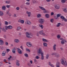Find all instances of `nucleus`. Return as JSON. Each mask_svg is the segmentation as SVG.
Returning a JSON list of instances; mask_svg holds the SVG:
<instances>
[{
	"mask_svg": "<svg viewBox=\"0 0 67 67\" xmlns=\"http://www.w3.org/2000/svg\"><path fill=\"white\" fill-rule=\"evenodd\" d=\"M42 52V48H40L38 49V56L40 55V54H41V59L42 60H43L44 58V53L43 52Z\"/></svg>",
	"mask_w": 67,
	"mask_h": 67,
	"instance_id": "1",
	"label": "nucleus"
},
{
	"mask_svg": "<svg viewBox=\"0 0 67 67\" xmlns=\"http://www.w3.org/2000/svg\"><path fill=\"white\" fill-rule=\"evenodd\" d=\"M26 36L27 38H31L33 36V35L32 34H29V32H26Z\"/></svg>",
	"mask_w": 67,
	"mask_h": 67,
	"instance_id": "2",
	"label": "nucleus"
},
{
	"mask_svg": "<svg viewBox=\"0 0 67 67\" xmlns=\"http://www.w3.org/2000/svg\"><path fill=\"white\" fill-rule=\"evenodd\" d=\"M61 64L64 65V66H67V64L66 61H65L62 59L61 60Z\"/></svg>",
	"mask_w": 67,
	"mask_h": 67,
	"instance_id": "3",
	"label": "nucleus"
},
{
	"mask_svg": "<svg viewBox=\"0 0 67 67\" xmlns=\"http://www.w3.org/2000/svg\"><path fill=\"white\" fill-rule=\"evenodd\" d=\"M39 22L40 24H43L44 23V22L45 21V20L44 19H42V18H40V19L39 20Z\"/></svg>",
	"mask_w": 67,
	"mask_h": 67,
	"instance_id": "4",
	"label": "nucleus"
},
{
	"mask_svg": "<svg viewBox=\"0 0 67 67\" xmlns=\"http://www.w3.org/2000/svg\"><path fill=\"white\" fill-rule=\"evenodd\" d=\"M26 44L28 47H31L32 46V44H31V43L29 42H26Z\"/></svg>",
	"mask_w": 67,
	"mask_h": 67,
	"instance_id": "5",
	"label": "nucleus"
},
{
	"mask_svg": "<svg viewBox=\"0 0 67 67\" xmlns=\"http://www.w3.org/2000/svg\"><path fill=\"white\" fill-rule=\"evenodd\" d=\"M17 51L19 54H22V51L20 49L18 48Z\"/></svg>",
	"mask_w": 67,
	"mask_h": 67,
	"instance_id": "6",
	"label": "nucleus"
},
{
	"mask_svg": "<svg viewBox=\"0 0 67 67\" xmlns=\"http://www.w3.org/2000/svg\"><path fill=\"white\" fill-rule=\"evenodd\" d=\"M4 43V42L2 39H0V45H3Z\"/></svg>",
	"mask_w": 67,
	"mask_h": 67,
	"instance_id": "7",
	"label": "nucleus"
},
{
	"mask_svg": "<svg viewBox=\"0 0 67 67\" xmlns=\"http://www.w3.org/2000/svg\"><path fill=\"white\" fill-rule=\"evenodd\" d=\"M60 65V63L59 62H57L56 64V67H60L59 66Z\"/></svg>",
	"mask_w": 67,
	"mask_h": 67,
	"instance_id": "8",
	"label": "nucleus"
},
{
	"mask_svg": "<svg viewBox=\"0 0 67 67\" xmlns=\"http://www.w3.org/2000/svg\"><path fill=\"white\" fill-rule=\"evenodd\" d=\"M18 22H20L21 24H23L24 23V20H18Z\"/></svg>",
	"mask_w": 67,
	"mask_h": 67,
	"instance_id": "9",
	"label": "nucleus"
},
{
	"mask_svg": "<svg viewBox=\"0 0 67 67\" xmlns=\"http://www.w3.org/2000/svg\"><path fill=\"white\" fill-rule=\"evenodd\" d=\"M55 8L57 9H59L60 8V6L58 5H55Z\"/></svg>",
	"mask_w": 67,
	"mask_h": 67,
	"instance_id": "10",
	"label": "nucleus"
},
{
	"mask_svg": "<svg viewBox=\"0 0 67 67\" xmlns=\"http://www.w3.org/2000/svg\"><path fill=\"white\" fill-rule=\"evenodd\" d=\"M20 62V61L18 60H16V63L17 66H20V63H19Z\"/></svg>",
	"mask_w": 67,
	"mask_h": 67,
	"instance_id": "11",
	"label": "nucleus"
},
{
	"mask_svg": "<svg viewBox=\"0 0 67 67\" xmlns=\"http://www.w3.org/2000/svg\"><path fill=\"white\" fill-rule=\"evenodd\" d=\"M26 23L28 25H30L31 24V22L28 21V20H26Z\"/></svg>",
	"mask_w": 67,
	"mask_h": 67,
	"instance_id": "12",
	"label": "nucleus"
},
{
	"mask_svg": "<svg viewBox=\"0 0 67 67\" xmlns=\"http://www.w3.org/2000/svg\"><path fill=\"white\" fill-rule=\"evenodd\" d=\"M26 13L27 14H28V17H30L31 16V12H29L28 11H27L26 12Z\"/></svg>",
	"mask_w": 67,
	"mask_h": 67,
	"instance_id": "13",
	"label": "nucleus"
},
{
	"mask_svg": "<svg viewBox=\"0 0 67 67\" xmlns=\"http://www.w3.org/2000/svg\"><path fill=\"white\" fill-rule=\"evenodd\" d=\"M45 16L46 18L48 19L49 18V15L48 14H46L45 15Z\"/></svg>",
	"mask_w": 67,
	"mask_h": 67,
	"instance_id": "14",
	"label": "nucleus"
},
{
	"mask_svg": "<svg viewBox=\"0 0 67 67\" xmlns=\"http://www.w3.org/2000/svg\"><path fill=\"white\" fill-rule=\"evenodd\" d=\"M54 55H55V57H59V56H60L59 55L58 53H55Z\"/></svg>",
	"mask_w": 67,
	"mask_h": 67,
	"instance_id": "15",
	"label": "nucleus"
},
{
	"mask_svg": "<svg viewBox=\"0 0 67 67\" xmlns=\"http://www.w3.org/2000/svg\"><path fill=\"white\" fill-rule=\"evenodd\" d=\"M12 53H13L15 54L16 52L15 49V48H13L12 50Z\"/></svg>",
	"mask_w": 67,
	"mask_h": 67,
	"instance_id": "16",
	"label": "nucleus"
},
{
	"mask_svg": "<svg viewBox=\"0 0 67 67\" xmlns=\"http://www.w3.org/2000/svg\"><path fill=\"white\" fill-rule=\"evenodd\" d=\"M39 8L41 9V10H43V11L44 10H46L44 8V7H41L40 6H39Z\"/></svg>",
	"mask_w": 67,
	"mask_h": 67,
	"instance_id": "17",
	"label": "nucleus"
},
{
	"mask_svg": "<svg viewBox=\"0 0 67 67\" xmlns=\"http://www.w3.org/2000/svg\"><path fill=\"white\" fill-rule=\"evenodd\" d=\"M6 7L5 6H3L2 7V10H5Z\"/></svg>",
	"mask_w": 67,
	"mask_h": 67,
	"instance_id": "18",
	"label": "nucleus"
},
{
	"mask_svg": "<svg viewBox=\"0 0 67 67\" xmlns=\"http://www.w3.org/2000/svg\"><path fill=\"white\" fill-rule=\"evenodd\" d=\"M56 45L54 44L53 46V50L54 51H56Z\"/></svg>",
	"mask_w": 67,
	"mask_h": 67,
	"instance_id": "19",
	"label": "nucleus"
},
{
	"mask_svg": "<svg viewBox=\"0 0 67 67\" xmlns=\"http://www.w3.org/2000/svg\"><path fill=\"white\" fill-rule=\"evenodd\" d=\"M19 41H20L18 39H15L14 40V42H15V43H19Z\"/></svg>",
	"mask_w": 67,
	"mask_h": 67,
	"instance_id": "20",
	"label": "nucleus"
},
{
	"mask_svg": "<svg viewBox=\"0 0 67 67\" xmlns=\"http://www.w3.org/2000/svg\"><path fill=\"white\" fill-rule=\"evenodd\" d=\"M43 45L44 46V47H47V44L46 42L43 43Z\"/></svg>",
	"mask_w": 67,
	"mask_h": 67,
	"instance_id": "21",
	"label": "nucleus"
},
{
	"mask_svg": "<svg viewBox=\"0 0 67 67\" xmlns=\"http://www.w3.org/2000/svg\"><path fill=\"white\" fill-rule=\"evenodd\" d=\"M42 41L44 42H48V41L46 39L43 38L42 39Z\"/></svg>",
	"mask_w": 67,
	"mask_h": 67,
	"instance_id": "22",
	"label": "nucleus"
},
{
	"mask_svg": "<svg viewBox=\"0 0 67 67\" xmlns=\"http://www.w3.org/2000/svg\"><path fill=\"white\" fill-rule=\"evenodd\" d=\"M3 15V13L2 11H0V16Z\"/></svg>",
	"mask_w": 67,
	"mask_h": 67,
	"instance_id": "23",
	"label": "nucleus"
},
{
	"mask_svg": "<svg viewBox=\"0 0 67 67\" xmlns=\"http://www.w3.org/2000/svg\"><path fill=\"white\" fill-rule=\"evenodd\" d=\"M8 29H12V26L9 25L8 26Z\"/></svg>",
	"mask_w": 67,
	"mask_h": 67,
	"instance_id": "24",
	"label": "nucleus"
},
{
	"mask_svg": "<svg viewBox=\"0 0 67 67\" xmlns=\"http://www.w3.org/2000/svg\"><path fill=\"white\" fill-rule=\"evenodd\" d=\"M2 30L4 32H6V30L4 27H3L2 29Z\"/></svg>",
	"mask_w": 67,
	"mask_h": 67,
	"instance_id": "25",
	"label": "nucleus"
},
{
	"mask_svg": "<svg viewBox=\"0 0 67 67\" xmlns=\"http://www.w3.org/2000/svg\"><path fill=\"white\" fill-rule=\"evenodd\" d=\"M61 14H57V18H59V17H60V16H61Z\"/></svg>",
	"mask_w": 67,
	"mask_h": 67,
	"instance_id": "26",
	"label": "nucleus"
},
{
	"mask_svg": "<svg viewBox=\"0 0 67 67\" xmlns=\"http://www.w3.org/2000/svg\"><path fill=\"white\" fill-rule=\"evenodd\" d=\"M39 34L41 35H42L43 33V31L42 30L41 31H40L39 32Z\"/></svg>",
	"mask_w": 67,
	"mask_h": 67,
	"instance_id": "27",
	"label": "nucleus"
},
{
	"mask_svg": "<svg viewBox=\"0 0 67 67\" xmlns=\"http://www.w3.org/2000/svg\"><path fill=\"white\" fill-rule=\"evenodd\" d=\"M61 25V23H58V24L57 25V27H59Z\"/></svg>",
	"mask_w": 67,
	"mask_h": 67,
	"instance_id": "28",
	"label": "nucleus"
},
{
	"mask_svg": "<svg viewBox=\"0 0 67 67\" xmlns=\"http://www.w3.org/2000/svg\"><path fill=\"white\" fill-rule=\"evenodd\" d=\"M49 55L48 54L46 55V59H48V58Z\"/></svg>",
	"mask_w": 67,
	"mask_h": 67,
	"instance_id": "29",
	"label": "nucleus"
},
{
	"mask_svg": "<svg viewBox=\"0 0 67 67\" xmlns=\"http://www.w3.org/2000/svg\"><path fill=\"white\" fill-rule=\"evenodd\" d=\"M41 16V15L40 14H38L37 15V18H40Z\"/></svg>",
	"mask_w": 67,
	"mask_h": 67,
	"instance_id": "30",
	"label": "nucleus"
},
{
	"mask_svg": "<svg viewBox=\"0 0 67 67\" xmlns=\"http://www.w3.org/2000/svg\"><path fill=\"white\" fill-rule=\"evenodd\" d=\"M4 22H5V23H4L5 25H8V22L7 21H5Z\"/></svg>",
	"mask_w": 67,
	"mask_h": 67,
	"instance_id": "31",
	"label": "nucleus"
},
{
	"mask_svg": "<svg viewBox=\"0 0 67 67\" xmlns=\"http://www.w3.org/2000/svg\"><path fill=\"white\" fill-rule=\"evenodd\" d=\"M60 18L63 20H64V19L65 18V17L63 16H60Z\"/></svg>",
	"mask_w": 67,
	"mask_h": 67,
	"instance_id": "32",
	"label": "nucleus"
},
{
	"mask_svg": "<svg viewBox=\"0 0 67 67\" xmlns=\"http://www.w3.org/2000/svg\"><path fill=\"white\" fill-rule=\"evenodd\" d=\"M26 51H27V52H30V50L29 49L27 48H26Z\"/></svg>",
	"mask_w": 67,
	"mask_h": 67,
	"instance_id": "33",
	"label": "nucleus"
},
{
	"mask_svg": "<svg viewBox=\"0 0 67 67\" xmlns=\"http://www.w3.org/2000/svg\"><path fill=\"white\" fill-rule=\"evenodd\" d=\"M32 2H33V3L34 4V3H36V1H35V0H32Z\"/></svg>",
	"mask_w": 67,
	"mask_h": 67,
	"instance_id": "34",
	"label": "nucleus"
},
{
	"mask_svg": "<svg viewBox=\"0 0 67 67\" xmlns=\"http://www.w3.org/2000/svg\"><path fill=\"white\" fill-rule=\"evenodd\" d=\"M66 1V0H62L61 1V2L62 3H65Z\"/></svg>",
	"mask_w": 67,
	"mask_h": 67,
	"instance_id": "35",
	"label": "nucleus"
},
{
	"mask_svg": "<svg viewBox=\"0 0 67 67\" xmlns=\"http://www.w3.org/2000/svg\"><path fill=\"white\" fill-rule=\"evenodd\" d=\"M63 11H64V12H67V9L64 8L63 9Z\"/></svg>",
	"mask_w": 67,
	"mask_h": 67,
	"instance_id": "36",
	"label": "nucleus"
},
{
	"mask_svg": "<svg viewBox=\"0 0 67 67\" xmlns=\"http://www.w3.org/2000/svg\"><path fill=\"white\" fill-rule=\"evenodd\" d=\"M57 38H58V39H59V38H60V35H58L57 36Z\"/></svg>",
	"mask_w": 67,
	"mask_h": 67,
	"instance_id": "37",
	"label": "nucleus"
},
{
	"mask_svg": "<svg viewBox=\"0 0 67 67\" xmlns=\"http://www.w3.org/2000/svg\"><path fill=\"white\" fill-rule=\"evenodd\" d=\"M62 21H64L65 22H66V21H67V19L65 18H64V19H62Z\"/></svg>",
	"mask_w": 67,
	"mask_h": 67,
	"instance_id": "38",
	"label": "nucleus"
},
{
	"mask_svg": "<svg viewBox=\"0 0 67 67\" xmlns=\"http://www.w3.org/2000/svg\"><path fill=\"white\" fill-rule=\"evenodd\" d=\"M39 26H40V27H41L42 29H43V25H40Z\"/></svg>",
	"mask_w": 67,
	"mask_h": 67,
	"instance_id": "39",
	"label": "nucleus"
},
{
	"mask_svg": "<svg viewBox=\"0 0 67 67\" xmlns=\"http://www.w3.org/2000/svg\"><path fill=\"white\" fill-rule=\"evenodd\" d=\"M2 55L3 56H5V54L4 53H2Z\"/></svg>",
	"mask_w": 67,
	"mask_h": 67,
	"instance_id": "40",
	"label": "nucleus"
},
{
	"mask_svg": "<svg viewBox=\"0 0 67 67\" xmlns=\"http://www.w3.org/2000/svg\"><path fill=\"white\" fill-rule=\"evenodd\" d=\"M24 55L25 57H28V54H27V53H25L24 54Z\"/></svg>",
	"mask_w": 67,
	"mask_h": 67,
	"instance_id": "41",
	"label": "nucleus"
},
{
	"mask_svg": "<svg viewBox=\"0 0 67 67\" xmlns=\"http://www.w3.org/2000/svg\"><path fill=\"white\" fill-rule=\"evenodd\" d=\"M30 3L29 2H26V5H30Z\"/></svg>",
	"mask_w": 67,
	"mask_h": 67,
	"instance_id": "42",
	"label": "nucleus"
},
{
	"mask_svg": "<svg viewBox=\"0 0 67 67\" xmlns=\"http://www.w3.org/2000/svg\"><path fill=\"white\" fill-rule=\"evenodd\" d=\"M5 2V3H7V4H9L10 3V2L9 1H6Z\"/></svg>",
	"mask_w": 67,
	"mask_h": 67,
	"instance_id": "43",
	"label": "nucleus"
},
{
	"mask_svg": "<svg viewBox=\"0 0 67 67\" xmlns=\"http://www.w3.org/2000/svg\"><path fill=\"white\" fill-rule=\"evenodd\" d=\"M5 30H8V26H5Z\"/></svg>",
	"mask_w": 67,
	"mask_h": 67,
	"instance_id": "44",
	"label": "nucleus"
},
{
	"mask_svg": "<svg viewBox=\"0 0 67 67\" xmlns=\"http://www.w3.org/2000/svg\"><path fill=\"white\" fill-rule=\"evenodd\" d=\"M6 51H7V53H8L10 51V49H6Z\"/></svg>",
	"mask_w": 67,
	"mask_h": 67,
	"instance_id": "45",
	"label": "nucleus"
},
{
	"mask_svg": "<svg viewBox=\"0 0 67 67\" xmlns=\"http://www.w3.org/2000/svg\"><path fill=\"white\" fill-rule=\"evenodd\" d=\"M16 9L17 10H19L20 9V8L19 7H17L16 8Z\"/></svg>",
	"mask_w": 67,
	"mask_h": 67,
	"instance_id": "46",
	"label": "nucleus"
},
{
	"mask_svg": "<svg viewBox=\"0 0 67 67\" xmlns=\"http://www.w3.org/2000/svg\"><path fill=\"white\" fill-rule=\"evenodd\" d=\"M61 43L62 45H63V44H65V42L64 41H61Z\"/></svg>",
	"mask_w": 67,
	"mask_h": 67,
	"instance_id": "47",
	"label": "nucleus"
},
{
	"mask_svg": "<svg viewBox=\"0 0 67 67\" xmlns=\"http://www.w3.org/2000/svg\"><path fill=\"white\" fill-rule=\"evenodd\" d=\"M53 21H54V20H53V19H51L50 20V21L52 23H53Z\"/></svg>",
	"mask_w": 67,
	"mask_h": 67,
	"instance_id": "48",
	"label": "nucleus"
},
{
	"mask_svg": "<svg viewBox=\"0 0 67 67\" xmlns=\"http://www.w3.org/2000/svg\"><path fill=\"white\" fill-rule=\"evenodd\" d=\"M54 19H57V20H58V18L57 17V16H55L54 17Z\"/></svg>",
	"mask_w": 67,
	"mask_h": 67,
	"instance_id": "49",
	"label": "nucleus"
},
{
	"mask_svg": "<svg viewBox=\"0 0 67 67\" xmlns=\"http://www.w3.org/2000/svg\"><path fill=\"white\" fill-rule=\"evenodd\" d=\"M43 36H45L46 35V34H45L44 33H43V32L42 33V35Z\"/></svg>",
	"mask_w": 67,
	"mask_h": 67,
	"instance_id": "50",
	"label": "nucleus"
},
{
	"mask_svg": "<svg viewBox=\"0 0 67 67\" xmlns=\"http://www.w3.org/2000/svg\"><path fill=\"white\" fill-rule=\"evenodd\" d=\"M54 14V13H53V12H52L51 13V15H53Z\"/></svg>",
	"mask_w": 67,
	"mask_h": 67,
	"instance_id": "51",
	"label": "nucleus"
},
{
	"mask_svg": "<svg viewBox=\"0 0 67 67\" xmlns=\"http://www.w3.org/2000/svg\"><path fill=\"white\" fill-rule=\"evenodd\" d=\"M36 59H39V57L37 56H36Z\"/></svg>",
	"mask_w": 67,
	"mask_h": 67,
	"instance_id": "52",
	"label": "nucleus"
},
{
	"mask_svg": "<svg viewBox=\"0 0 67 67\" xmlns=\"http://www.w3.org/2000/svg\"><path fill=\"white\" fill-rule=\"evenodd\" d=\"M18 30H21V28L20 27H18L17 28Z\"/></svg>",
	"mask_w": 67,
	"mask_h": 67,
	"instance_id": "53",
	"label": "nucleus"
},
{
	"mask_svg": "<svg viewBox=\"0 0 67 67\" xmlns=\"http://www.w3.org/2000/svg\"><path fill=\"white\" fill-rule=\"evenodd\" d=\"M20 48L22 49L23 51H24V50L23 49V47H22V46H20Z\"/></svg>",
	"mask_w": 67,
	"mask_h": 67,
	"instance_id": "54",
	"label": "nucleus"
},
{
	"mask_svg": "<svg viewBox=\"0 0 67 67\" xmlns=\"http://www.w3.org/2000/svg\"><path fill=\"white\" fill-rule=\"evenodd\" d=\"M6 7H7V8H10V5H7L6 6Z\"/></svg>",
	"mask_w": 67,
	"mask_h": 67,
	"instance_id": "55",
	"label": "nucleus"
},
{
	"mask_svg": "<svg viewBox=\"0 0 67 67\" xmlns=\"http://www.w3.org/2000/svg\"><path fill=\"white\" fill-rule=\"evenodd\" d=\"M5 44L6 45H8V43L7 42H6L5 43Z\"/></svg>",
	"mask_w": 67,
	"mask_h": 67,
	"instance_id": "56",
	"label": "nucleus"
},
{
	"mask_svg": "<svg viewBox=\"0 0 67 67\" xmlns=\"http://www.w3.org/2000/svg\"><path fill=\"white\" fill-rule=\"evenodd\" d=\"M4 37L5 38H7V36L5 35H4Z\"/></svg>",
	"mask_w": 67,
	"mask_h": 67,
	"instance_id": "57",
	"label": "nucleus"
},
{
	"mask_svg": "<svg viewBox=\"0 0 67 67\" xmlns=\"http://www.w3.org/2000/svg\"><path fill=\"white\" fill-rule=\"evenodd\" d=\"M43 13H47V11L46 10H45L43 11Z\"/></svg>",
	"mask_w": 67,
	"mask_h": 67,
	"instance_id": "58",
	"label": "nucleus"
},
{
	"mask_svg": "<svg viewBox=\"0 0 67 67\" xmlns=\"http://www.w3.org/2000/svg\"><path fill=\"white\" fill-rule=\"evenodd\" d=\"M30 62L31 64H33V61H32L30 60Z\"/></svg>",
	"mask_w": 67,
	"mask_h": 67,
	"instance_id": "59",
	"label": "nucleus"
},
{
	"mask_svg": "<svg viewBox=\"0 0 67 67\" xmlns=\"http://www.w3.org/2000/svg\"><path fill=\"white\" fill-rule=\"evenodd\" d=\"M2 65V62L0 63V66H1Z\"/></svg>",
	"mask_w": 67,
	"mask_h": 67,
	"instance_id": "60",
	"label": "nucleus"
},
{
	"mask_svg": "<svg viewBox=\"0 0 67 67\" xmlns=\"http://www.w3.org/2000/svg\"><path fill=\"white\" fill-rule=\"evenodd\" d=\"M46 1H47V2H50L51 0H46Z\"/></svg>",
	"mask_w": 67,
	"mask_h": 67,
	"instance_id": "61",
	"label": "nucleus"
},
{
	"mask_svg": "<svg viewBox=\"0 0 67 67\" xmlns=\"http://www.w3.org/2000/svg\"><path fill=\"white\" fill-rule=\"evenodd\" d=\"M28 65V66H31V64L28 63L27 64Z\"/></svg>",
	"mask_w": 67,
	"mask_h": 67,
	"instance_id": "62",
	"label": "nucleus"
},
{
	"mask_svg": "<svg viewBox=\"0 0 67 67\" xmlns=\"http://www.w3.org/2000/svg\"><path fill=\"white\" fill-rule=\"evenodd\" d=\"M36 35V36H39V35L38 34V33H37Z\"/></svg>",
	"mask_w": 67,
	"mask_h": 67,
	"instance_id": "63",
	"label": "nucleus"
},
{
	"mask_svg": "<svg viewBox=\"0 0 67 67\" xmlns=\"http://www.w3.org/2000/svg\"><path fill=\"white\" fill-rule=\"evenodd\" d=\"M34 63H35L36 62V59H34Z\"/></svg>",
	"mask_w": 67,
	"mask_h": 67,
	"instance_id": "64",
	"label": "nucleus"
}]
</instances>
